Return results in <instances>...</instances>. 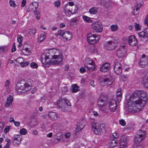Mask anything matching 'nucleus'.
Instances as JSON below:
<instances>
[{"mask_svg":"<svg viewBox=\"0 0 148 148\" xmlns=\"http://www.w3.org/2000/svg\"><path fill=\"white\" fill-rule=\"evenodd\" d=\"M86 69L83 67H81L79 69V71L81 73H84L86 72Z\"/></svg>","mask_w":148,"mask_h":148,"instance_id":"57","label":"nucleus"},{"mask_svg":"<svg viewBox=\"0 0 148 148\" xmlns=\"http://www.w3.org/2000/svg\"><path fill=\"white\" fill-rule=\"evenodd\" d=\"M27 132V130L25 128H23L20 130V133L23 135H25Z\"/></svg>","mask_w":148,"mask_h":148,"instance_id":"45","label":"nucleus"},{"mask_svg":"<svg viewBox=\"0 0 148 148\" xmlns=\"http://www.w3.org/2000/svg\"><path fill=\"white\" fill-rule=\"evenodd\" d=\"M92 27L96 32H101L102 31L103 26L101 24L98 22H95L92 24Z\"/></svg>","mask_w":148,"mask_h":148,"instance_id":"13","label":"nucleus"},{"mask_svg":"<svg viewBox=\"0 0 148 148\" xmlns=\"http://www.w3.org/2000/svg\"><path fill=\"white\" fill-rule=\"evenodd\" d=\"M118 143V141L115 140H112L109 143V147L110 148H113L116 146Z\"/></svg>","mask_w":148,"mask_h":148,"instance_id":"29","label":"nucleus"},{"mask_svg":"<svg viewBox=\"0 0 148 148\" xmlns=\"http://www.w3.org/2000/svg\"><path fill=\"white\" fill-rule=\"evenodd\" d=\"M46 37V36L45 34H41L38 38V42L39 43H40L45 40Z\"/></svg>","mask_w":148,"mask_h":148,"instance_id":"30","label":"nucleus"},{"mask_svg":"<svg viewBox=\"0 0 148 148\" xmlns=\"http://www.w3.org/2000/svg\"><path fill=\"white\" fill-rule=\"evenodd\" d=\"M72 36L71 33L69 31L64 32L62 36V37L63 38L68 40H70L72 38Z\"/></svg>","mask_w":148,"mask_h":148,"instance_id":"22","label":"nucleus"},{"mask_svg":"<svg viewBox=\"0 0 148 148\" xmlns=\"http://www.w3.org/2000/svg\"><path fill=\"white\" fill-rule=\"evenodd\" d=\"M140 38V40L145 42H147L148 38L146 34L144 32H141L138 34Z\"/></svg>","mask_w":148,"mask_h":148,"instance_id":"20","label":"nucleus"},{"mask_svg":"<svg viewBox=\"0 0 148 148\" xmlns=\"http://www.w3.org/2000/svg\"><path fill=\"white\" fill-rule=\"evenodd\" d=\"M100 82H101V85H102V83L103 82H104L105 84L107 85H109L111 84L113 81L108 78H104L101 80H100Z\"/></svg>","mask_w":148,"mask_h":148,"instance_id":"26","label":"nucleus"},{"mask_svg":"<svg viewBox=\"0 0 148 148\" xmlns=\"http://www.w3.org/2000/svg\"><path fill=\"white\" fill-rule=\"evenodd\" d=\"M112 136L114 139H116L119 137V134L117 133H114L112 134Z\"/></svg>","mask_w":148,"mask_h":148,"instance_id":"52","label":"nucleus"},{"mask_svg":"<svg viewBox=\"0 0 148 148\" xmlns=\"http://www.w3.org/2000/svg\"><path fill=\"white\" fill-rule=\"evenodd\" d=\"M53 52L56 55L53 56L51 59H50V63L53 65H57L61 66L62 64V56L61 55H57V53H60V51L59 50L54 49L53 51Z\"/></svg>","mask_w":148,"mask_h":148,"instance_id":"2","label":"nucleus"},{"mask_svg":"<svg viewBox=\"0 0 148 148\" xmlns=\"http://www.w3.org/2000/svg\"><path fill=\"white\" fill-rule=\"evenodd\" d=\"M127 49L124 45L121 46L117 50L116 55L119 58H123L126 56Z\"/></svg>","mask_w":148,"mask_h":148,"instance_id":"9","label":"nucleus"},{"mask_svg":"<svg viewBox=\"0 0 148 148\" xmlns=\"http://www.w3.org/2000/svg\"><path fill=\"white\" fill-rule=\"evenodd\" d=\"M64 33V31L63 30H59L58 32L56 33L55 34V35L56 36H60L62 37V35Z\"/></svg>","mask_w":148,"mask_h":148,"instance_id":"42","label":"nucleus"},{"mask_svg":"<svg viewBox=\"0 0 148 148\" xmlns=\"http://www.w3.org/2000/svg\"><path fill=\"white\" fill-rule=\"evenodd\" d=\"M77 7L75 6V8L72 7L69 5L65 6L64 9V11L66 15L70 16L71 15L76 13L77 11Z\"/></svg>","mask_w":148,"mask_h":148,"instance_id":"7","label":"nucleus"},{"mask_svg":"<svg viewBox=\"0 0 148 148\" xmlns=\"http://www.w3.org/2000/svg\"><path fill=\"white\" fill-rule=\"evenodd\" d=\"M10 128L8 126H6L4 130V132L5 133H7L9 131Z\"/></svg>","mask_w":148,"mask_h":148,"instance_id":"58","label":"nucleus"},{"mask_svg":"<svg viewBox=\"0 0 148 148\" xmlns=\"http://www.w3.org/2000/svg\"><path fill=\"white\" fill-rule=\"evenodd\" d=\"M48 115L51 119L53 120H56L59 117L57 114L53 112H49Z\"/></svg>","mask_w":148,"mask_h":148,"instance_id":"24","label":"nucleus"},{"mask_svg":"<svg viewBox=\"0 0 148 148\" xmlns=\"http://www.w3.org/2000/svg\"><path fill=\"white\" fill-rule=\"evenodd\" d=\"M110 68V65L108 63H106L101 66L100 70L101 71L104 72L109 70Z\"/></svg>","mask_w":148,"mask_h":148,"instance_id":"19","label":"nucleus"},{"mask_svg":"<svg viewBox=\"0 0 148 148\" xmlns=\"http://www.w3.org/2000/svg\"><path fill=\"white\" fill-rule=\"evenodd\" d=\"M146 132L144 130H139L136 132V135L134 139L135 143L136 144H139L146 136Z\"/></svg>","mask_w":148,"mask_h":148,"instance_id":"4","label":"nucleus"},{"mask_svg":"<svg viewBox=\"0 0 148 148\" xmlns=\"http://www.w3.org/2000/svg\"><path fill=\"white\" fill-rule=\"evenodd\" d=\"M74 5V3L73 2H68L66 5V6H67V5H69L71 7L73 6Z\"/></svg>","mask_w":148,"mask_h":148,"instance_id":"61","label":"nucleus"},{"mask_svg":"<svg viewBox=\"0 0 148 148\" xmlns=\"http://www.w3.org/2000/svg\"><path fill=\"white\" fill-rule=\"evenodd\" d=\"M86 67L89 71H92L95 69L96 66L94 63V64L89 65V66H87V67Z\"/></svg>","mask_w":148,"mask_h":148,"instance_id":"36","label":"nucleus"},{"mask_svg":"<svg viewBox=\"0 0 148 148\" xmlns=\"http://www.w3.org/2000/svg\"><path fill=\"white\" fill-rule=\"evenodd\" d=\"M143 85L145 87L148 88V77L144 80Z\"/></svg>","mask_w":148,"mask_h":148,"instance_id":"48","label":"nucleus"},{"mask_svg":"<svg viewBox=\"0 0 148 148\" xmlns=\"http://www.w3.org/2000/svg\"><path fill=\"white\" fill-rule=\"evenodd\" d=\"M29 63L28 62H23L21 64V66L22 67H25L26 66H28V65L29 64Z\"/></svg>","mask_w":148,"mask_h":148,"instance_id":"51","label":"nucleus"},{"mask_svg":"<svg viewBox=\"0 0 148 148\" xmlns=\"http://www.w3.org/2000/svg\"><path fill=\"white\" fill-rule=\"evenodd\" d=\"M10 5L12 7H14L16 6L15 1L12 0H10L9 1Z\"/></svg>","mask_w":148,"mask_h":148,"instance_id":"46","label":"nucleus"},{"mask_svg":"<svg viewBox=\"0 0 148 148\" xmlns=\"http://www.w3.org/2000/svg\"><path fill=\"white\" fill-rule=\"evenodd\" d=\"M31 89L30 84L26 83L23 85L20 83H17L16 85V90L18 93L24 92L29 90Z\"/></svg>","mask_w":148,"mask_h":148,"instance_id":"5","label":"nucleus"},{"mask_svg":"<svg viewBox=\"0 0 148 148\" xmlns=\"http://www.w3.org/2000/svg\"><path fill=\"white\" fill-rule=\"evenodd\" d=\"M92 129L94 133L98 135H101L103 128L105 127L104 124H99L95 123H92Z\"/></svg>","mask_w":148,"mask_h":148,"instance_id":"6","label":"nucleus"},{"mask_svg":"<svg viewBox=\"0 0 148 148\" xmlns=\"http://www.w3.org/2000/svg\"><path fill=\"white\" fill-rule=\"evenodd\" d=\"M36 32V30L35 29H29L25 32V36H33L34 35Z\"/></svg>","mask_w":148,"mask_h":148,"instance_id":"23","label":"nucleus"},{"mask_svg":"<svg viewBox=\"0 0 148 148\" xmlns=\"http://www.w3.org/2000/svg\"><path fill=\"white\" fill-rule=\"evenodd\" d=\"M145 23L147 25H148V14L146 16L145 19Z\"/></svg>","mask_w":148,"mask_h":148,"instance_id":"64","label":"nucleus"},{"mask_svg":"<svg viewBox=\"0 0 148 148\" xmlns=\"http://www.w3.org/2000/svg\"><path fill=\"white\" fill-rule=\"evenodd\" d=\"M89 12L92 14H95L97 12V8L96 7H92L89 10Z\"/></svg>","mask_w":148,"mask_h":148,"instance_id":"31","label":"nucleus"},{"mask_svg":"<svg viewBox=\"0 0 148 148\" xmlns=\"http://www.w3.org/2000/svg\"><path fill=\"white\" fill-rule=\"evenodd\" d=\"M119 123L121 125L123 126H124L126 125L125 121L123 119H121L119 120Z\"/></svg>","mask_w":148,"mask_h":148,"instance_id":"53","label":"nucleus"},{"mask_svg":"<svg viewBox=\"0 0 148 148\" xmlns=\"http://www.w3.org/2000/svg\"><path fill=\"white\" fill-rule=\"evenodd\" d=\"M107 101V99L106 97L104 96H101L98 99L97 105L99 106H105L106 103H105Z\"/></svg>","mask_w":148,"mask_h":148,"instance_id":"16","label":"nucleus"},{"mask_svg":"<svg viewBox=\"0 0 148 148\" xmlns=\"http://www.w3.org/2000/svg\"><path fill=\"white\" fill-rule=\"evenodd\" d=\"M30 66L32 68L36 69L38 67V65L36 63L32 62L30 64Z\"/></svg>","mask_w":148,"mask_h":148,"instance_id":"49","label":"nucleus"},{"mask_svg":"<svg viewBox=\"0 0 148 148\" xmlns=\"http://www.w3.org/2000/svg\"><path fill=\"white\" fill-rule=\"evenodd\" d=\"M129 141L128 136H122L120 138V146L119 148H125L127 146V144Z\"/></svg>","mask_w":148,"mask_h":148,"instance_id":"11","label":"nucleus"},{"mask_svg":"<svg viewBox=\"0 0 148 148\" xmlns=\"http://www.w3.org/2000/svg\"><path fill=\"white\" fill-rule=\"evenodd\" d=\"M110 28L112 31L115 32L118 29V27L116 25H113L110 26Z\"/></svg>","mask_w":148,"mask_h":148,"instance_id":"39","label":"nucleus"},{"mask_svg":"<svg viewBox=\"0 0 148 148\" xmlns=\"http://www.w3.org/2000/svg\"><path fill=\"white\" fill-rule=\"evenodd\" d=\"M16 46L15 45V43H14L13 46L12 47V49H11V51L12 52H14V51H16Z\"/></svg>","mask_w":148,"mask_h":148,"instance_id":"59","label":"nucleus"},{"mask_svg":"<svg viewBox=\"0 0 148 148\" xmlns=\"http://www.w3.org/2000/svg\"><path fill=\"white\" fill-rule=\"evenodd\" d=\"M26 3V0H23L21 2V6L22 7H24Z\"/></svg>","mask_w":148,"mask_h":148,"instance_id":"60","label":"nucleus"},{"mask_svg":"<svg viewBox=\"0 0 148 148\" xmlns=\"http://www.w3.org/2000/svg\"><path fill=\"white\" fill-rule=\"evenodd\" d=\"M23 60V58L21 57L18 58L16 60V61L18 63L21 64L22 63Z\"/></svg>","mask_w":148,"mask_h":148,"instance_id":"50","label":"nucleus"},{"mask_svg":"<svg viewBox=\"0 0 148 148\" xmlns=\"http://www.w3.org/2000/svg\"><path fill=\"white\" fill-rule=\"evenodd\" d=\"M99 36L91 33L88 34L87 36L88 42L90 44L94 45L99 40Z\"/></svg>","mask_w":148,"mask_h":148,"instance_id":"8","label":"nucleus"},{"mask_svg":"<svg viewBox=\"0 0 148 148\" xmlns=\"http://www.w3.org/2000/svg\"><path fill=\"white\" fill-rule=\"evenodd\" d=\"M128 43L131 46L136 45L138 44V40L134 35H132L128 37Z\"/></svg>","mask_w":148,"mask_h":148,"instance_id":"15","label":"nucleus"},{"mask_svg":"<svg viewBox=\"0 0 148 148\" xmlns=\"http://www.w3.org/2000/svg\"><path fill=\"white\" fill-rule=\"evenodd\" d=\"M94 64L92 60L90 59L89 58H86L85 59V62L84 65L86 67L87 66Z\"/></svg>","mask_w":148,"mask_h":148,"instance_id":"28","label":"nucleus"},{"mask_svg":"<svg viewBox=\"0 0 148 148\" xmlns=\"http://www.w3.org/2000/svg\"><path fill=\"white\" fill-rule=\"evenodd\" d=\"M103 106H100L101 107L100 109V110L103 112H107V110L105 108L103 107Z\"/></svg>","mask_w":148,"mask_h":148,"instance_id":"54","label":"nucleus"},{"mask_svg":"<svg viewBox=\"0 0 148 148\" xmlns=\"http://www.w3.org/2000/svg\"><path fill=\"white\" fill-rule=\"evenodd\" d=\"M82 18L84 21L86 22L91 23L92 21L91 20V18L86 16H83Z\"/></svg>","mask_w":148,"mask_h":148,"instance_id":"35","label":"nucleus"},{"mask_svg":"<svg viewBox=\"0 0 148 148\" xmlns=\"http://www.w3.org/2000/svg\"><path fill=\"white\" fill-rule=\"evenodd\" d=\"M108 103L110 110L112 112L115 111L117 107L116 101L113 99H111L109 101Z\"/></svg>","mask_w":148,"mask_h":148,"instance_id":"12","label":"nucleus"},{"mask_svg":"<svg viewBox=\"0 0 148 148\" xmlns=\"http://www.w3.org/2000/svg\"><path fill=\"white\" fill-rule=\"evenodd\" d=\"M13 101V97L11 95H9L7 99L5 105V106L8 107L12 104Z\"/></svg>","mask_w":148,"mask_h":148,"instance_id":"27","label":"nucleus"},{"mask_svg":"<svg viewBox=\"0 0 148 148\" xmlns=\"http://www.w3.org/2000/svg\"><path fill=\"white\" fill-rule=\"evenodd\" d=\"M78 126L75 130V132L73 134V136L75 137H77V135L81 132L82 129L84 127L83 125L77 124Z\"/></svg>","mask_w":148,"mask_h":148,"instance_id":"21","label":"nucleus"},{"mask_svg":"<svg viewBox=\"0 0 148 148\" xmlns=\"http://www.w3.org/2000/svg\"><path fill=\"white\" fill-rule=\"evenodd\" d=\"M8 48L7 46H3L0 47V53L5 52L8 50Z\"/></svg>","mask_w":148,"mask_h":148,"instance_id":"33","label":"nucleus"},{"mask_svg":"<svg viewBox=\"0 0 148 148\" xmlns=\"http://www.w3.org/2000/svg\"><path fill=\"white\" fill-rule=\"evenodd\" d=\"M38 2H34L30 4L28 8V11L30 12H34L38 8Z\"/></svg>","mask_w":148,"mask_h":148,"instance_id":"17","label":"nucleus"},{"mask_svg":"<svg viewBox=\"0 0 148 148\" xmlns=\"http://www.w3.org/2000/svg\"><path fill=\"white\" fill-rule=\"evenodd\" d=\"M148 64V57L146 56L145 54H143L142 55V58L140 59L139 65L142 67H144L145 66Z\"/></svg>","mask_w":148,"mask_h":148,"instance_id":"14","label":"nucleus"},{"mask_svg":"<svg viewBox=\"0 0 148 148\" xmlns=\"http://www.w3.org/2000/svg\"><path fill=\"white\" fill-rule=\"evenodd\" d=\"M120 66H121V65L120 64L119 60H115V62H114V69L115 68L117 69V68Z\"/></svg>","mask_w":148,"mask_h":148,"instance_id":"34","label":"nucleus"},{"mask_svg":"<svg viewBox=\"0 0 148 148\" xmlns=\"http://www.w3.org/2000/svg\"><path fill=\"white\" fill-rule=\"evenodd\" d=\"M138 99L136 100L137 94L134 92L130 97V100L128 103V108L132 112L140 111L145 106L147 100V94L144 91L138 92Z\"/></svg>","mask_w":148,"mask_h":148,"instance_id":"1","label":"nucleus"},{"mask_svg":"<svg viewBox=\"0 0 148 148\" xmlns=\"http://www.w3.org/2000/svg\"><path fill=\"white\" fill-rule=\"evenodd\" d=\"M57 104L59 108L64 112L67 111L68 110V106L71 105L69 101L65 98L59 99Z\"/></svg>","mask_w":148,"mask_h":148,"instance_id":"3","label":"nucleus"},{"mask_svg":"<svg viewBox=\"0 0 148 148\" xmlns=\"http://www.w3.org/2000/svg\"><path fill=\"white\" fill-rule=\"evenodd\" d=\"M71 90L73 92H76L79 90V88L76 84H73Z\"/></svg>","mask_w":148,"mask_h":148,"instance_id":"32","label":"nucleus"},{"mask_svg":"<svg viewBox=\"0 0 148 148\" xmlns=\"http://www.w3.org/2000/svg\"><path fill=\"white\" fill-rule=\"evenodd\" d=\"M114 72L117 74L119 75L122 72V69L121 66H120L116 69V68L114 69Z\"/></svg>","mask_w":148,"mask_h":148,"instance_id":"38","label":"nucleus"},{"mask_svg":"<svg viewBox=\"0 0 148 148\" xmlns=\"http://www.w3.org/2000/svg\"><path fill=\"white\" fill-rule=\"evenodd\" d=\"M134 24V27L136 30L137 31L140 30L141 29V27L139 24L136 23H135Z\"/></svg>","mask_w":148,"mask_h":148,"instance_id":"41","label":"nucleus"},{"mask_svg":"<svg viewBox=\"0 0 148 148\" xmlns=\"http://www.w3.org/2000/svg\"><path fill=\"white\" fill-rule=\"evenodd\" d=\"M4 123L2 122H0V132L1 131L4 127Z\"/></svg>","mask_w":148,"mask_h":148,"instance_id":"56","label":"nucleus"},{"mask_svg":"<svg viewBox=\"0 0 148 148\" xmlns=\"http://www.w3.org/2000/svg\"><path fill=\"white\" fill-rule=\"evenodd\" d=\"M17 40L19 43H21L23 39L22 36L20 35H18L17 36Z\"/></svg>","mask_w":148,"mask_h":148,"instance_id":"47","label":"nucleus"},{"mask_svg":"<svg viewBox=\"0 0 148 148\" xmlns=\"http://www.w3.org/2000/svg\"><path fill=\"white\" fill-rule=\"evenodd\" d=\"M21 136L20 135H16L14 136V139L12 141V143L14 145H18L21 143Z\"/></svg>","mask_w":148,"mask_h":148,"instance_id":"18","label":"nucleus"},{"mask_svg":"<svg viewBox=\"0 0 148 148\" xmlns=\"http://www.w3.org/2000/svg\"><path fill=\"white\" fill-rule=\"evenodd\" d=\"M143 4V2L142 1L140 0L138 1L136 3V5L135 6V7L139 9Z\"/></svg>","mask_w":148,"mask_h":148,"instance_id":"40","label":"nucleus"},{"mask_svg":"<svg viewBox=\"0 0 148 148\" xmlns=\"http://www.w3.org/2000/svg\"><path fill=\"white\" fill-rule=\"evenodd\" d=\"M104 46L107 49L111 50L116 48L117 44L115 40L113 41L112 39L111 40L106 42L104 43Z\"/></svg>","mask_w":148,"mask_h":148,"instance_id":"10","label":"nucleus"},{"mask_svg":"<svg viewBox=\"0 0 148 148\" xmlns=\"http://www.w3.org/2000/svg\"><path fill=\"white\" fill-rule=\"evenodd\" d=\"M139 11V9L135 7L133 11L132 12V14L134 15L137 14Z\"/></svg>","mask_w":148,"mask_h":148,"instance_id":"43","label":"nucleus"},{"mask_svg":"<svg viewBox=\"0 0 148 148\" xmlns=\"http://www.w3.org/2000/svg\"><path fill=\"white\" fill-rule=\"evenodd\" d=\"M77 18V17H76L72 18L71 19L70 25H73V23H75L76 22H77L78 20Z\"/></svg>","mask_w":148,"mask_h":148,"instance_id":"44","label":"nucleus"},{"mask_svg":"<svg viewBox=\"0 0 148 148\" xmlns=\"http://www.w3.org/2000/svg\"><path fill=\"white\" fill-rule=\"evenodd\" d=\"M62 90L64 92H66L68 91V88L66 86H64L62 88Z\"/></svg>","mask_w":148,"mask_h":148,"instance_id":"62","label":"nucleus"},{"mask_svg":"<svg viewBox=\"0 0 148 148\" xmlns=\"http://www.w3.org/2000/svg\"><path fill=\"white\" fill-rule=\"evenodd\" d=\"M10 81L9 80H7L6 81L5 86L6 87L7 89H8V87L9 85L10 84Z\"/></svg>","mask_w":148,"mask_h":148,"instance_id":"63","label":"nucleus"},{"mask_svg":"<svg viewBox=\"0 0 148 148\" xmlns=\"http://www.w3.org/2000/svg\"><path fill=\"white\" fill-rule=\"evenodd\" d=\"M46 97L45 95H44L43 96L41 99V101L43 103L45 102L46 99Z\"/></svg>","mask_w":148,"mask_h":148,"instance_id":"55","label":"nucleus"},{"mask_svg":"<svg viewBox=\"0 0 148 148\" xmlns=\"http://www.w3.org/2000/svg\"><path fill=\"white\" fill-rule=\"evenodd\" d=\"M121 91V88L118 89L116 91L117 101L119 102L121 101L122 97V94Z\"/></svg>","mask_w":148,"mask_h":148,"instance_id":"25","label":"nucleus"},{"mask_svg":"<svg viewBox=\"0 0 148 148\" xmlns=\"http://www.w3.org/2000/svg\"><path fill=\"white\" fill-rule=\"evenodd\" d=\"M51 55H49V53H48L46 54L45 56V59L46 63H48V62H50V60L49 59H51Z\"/></svg>","mask_w":148,"mask_h":148,"instance_id":"37","label":"nucleus"}]
</instances>
